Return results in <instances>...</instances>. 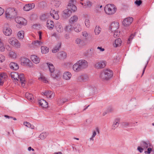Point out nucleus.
Returning a JSON list of instances; mask_svg holds the SVG:
<instances>
[{
    "instance_id": "nucleus-1",
    "label": "nucleus",
    "mask_w": 154,
    "mask_h": 154,
    "mask_svg": "<svg viewBox=\"0 0 154 154\" xmlns=\"http://www.w3.org/2000/svg\"><path fill=\"white\" fill-rule=\"evenodd\" d=\"M11 75L12 79L15 81H19V80L22 86H24L26 83L25 78L23 74L12 72L11 73Z\"/></svg>"
},
{
    "instance_id": "nucleus-2",
    "label": "nucleus",
    "mask_w": 154,
    "mask_h": 154,
    "mask_svg": "<svg viewBox=\"0 0 154 154\" xmlns=\"http://www.w3.org/2000/svg\"><path fill=\"white\" fill-rule=\"evenodd\" d=\"M45 65L48 67L50 72L51 73V75L53 79L58 80L60 78V73L58 72L57 73L55 72L54 74V67L53 64L50 63H45Z\"/></svg>"
},
{
    "instance_id": "nucleus-3",
    "label": "nucleus",
    "mask_w": 154,
    "mask_h": 154,
    "mask_svg": "<svg viewBox=\"0 0 154 154\" xmlns=\"http://www.w3.org/2000/svg\"><path fill=\"white\" fill-rule=\"evenodd\" d=\"M113 73L112 70L109 69H105L101 73L100 76L103 80H108L113 76Z\"/></svg>"
},
{
    "instance_id": "nucleus-4",
    "label": "nucleus",
    "mask_w": 154,
    "mask_h": 154,
    "mask_svg": "<svg viewBox=\"0 0 154 154\" xmlns=\"http://www.w3.org/2000/svg\"><path fill=\"white\" fill-rule=\"evenodd\" d=\"M5 14L7 18L12 19L17 16V11L14 8H9L7 9Z\"/></svg>"
},
{
    "instance_id": "nucleus-5",
    "label": "nucleus",
    "mask_w": 154,
    "mask_h": 154,
    "mask_svg": "<svg viewBox=\"0 0 154 154\" xmlns=\"http://www.w3.org/2000/svg\"><path fill=\"white\" fill-rule=\"evenodd\" d=\"M104 10L106 14L111 15L115 13L117 8L113 4H108L105 7Z\"/></svg>"
},
{
    "instance_id": "nucleus-6",
    "label": "nucleus",
    "mask_w": 154,
    "mask_h": 154,
    "mask_svg": "<svg viewBox=\"0 0 154 154\" xmlns=\"http://www.w3.org/2000/svg\"><path fill=\"white\" fill-rule=\"evenodd\" d=\"M9 43L13 46L16 48L20 47V44L18 41L15 38L12 37L8 40Z\"/></svg>"
},
{
    "instance_id": "nucleus-7",
    "label": "nucleus",
    "mask_w": 154,
    "mask_h": 154,
    "mask_svg": "<svg viewBox=\"0 0 154 154\" xmlns=\"http://www.w3.org/2000/svg\"><path fill=\"white\" fill-rule=\"evenodd\" d=\"M133 21V18L132 17H128L124 19L122 21V23L125 26H129Z\"/></svg>"
},
{
    "instance_id": "nucleus-8",
    "label": "nucleus",
    "mask_w": 154,
    "mask_h": 154,
    "mask_svg": "<svg viewBox=\"0 0 154 154\" xmlns=\"http://www.w3.org/2000/svg\"><path fill=\"white\" fill-rule=\"evenodd\" d=\"M15 20L17 23L21 25H25L27 22L26 20L20 17H17L15 18Z\"/></svg>"
},
{
    "instance_id": "nucleus-9",
    "label": "nucleus",
    "mask_w": 154,
    "mask_h": 154,
    "mask_svg": "<svg viewBox=\"0 0 154 154\" xmlns=\"http://www.w3.org/2000/svg\"><path fill=\"white\" fill-rule=\"evenodd\" d=\"M77 63L79 64L82 70L87 68L88 66V62L84 60H81L77 61Z\"/></svg>"
},
{
    "instance_id": "nucleus-10",
    "label": "nucleus",
    "mask_w": 154,
    "mask_h": 154,
    "mask_svg": "<svg viewBox=\"0 0 154 154\" xmlns=\"http://www.w3.org/2000/svg\"><path fill=\"white\" fill-rule=\"evenodd\" d=\"M42 95L46 96L47 98L50 99L54 98L55 96L54 93L51 91H46L44 92H42Z\"/></svg>"
},
{
    "instance_id": "nucleus-11",
    "label": "nucleus",
    "mask_w": 154,
    "mask_h": 154,
    "mask_svg": "<svg viewBox=\"0 0 154 154\" xmlns=\"http://www.w3.org/2000/svg\"><path fill=\"white\" fill-rule=\"evenodd\" d=\"M119 26V23L116 21H115L111 23L109 27V29L112 32L113 31L117 30Z\"/></svg>"
},
{
    "instance_id": "nucleus-12",
    "label": "nucleus",
    "mask_w": 154,
    "mask_h": 154,
    "mask_svg": "<svg viewBox=\"0 0 154 154\" xmlns=\"http://www.w3.org/2000/svg\"><path fill=\"white\" fill-rule=\"evenodd\" d=\"M151 144L149 141H142L140 143V146L144 149L146 150L148 147H150Z\"/></svg>"
},
{
    "instance_id": "nucleus-13",
    "label": "nucleus",
    "mask_w": 154,
    "mask_h": 154,
    "mask_svg": "<svg viewBox=\"0 0 154 154\" xmlns=\"http://www.w3.org/2000/svg\"><path fill=\"white\" fill-rule=\"evenodd\" d=\"M106 66V62L100 61L96 63L95 64V67L97 69H100L104 68Z\"/></svg>"
},
{
    "instance_id": "nucleus-14",
    "label": "nucleus",
    "mask_w": 154,
    "mask_h": 154,
    "mask_svg": "<svg viewBox=\"0 0 154 154\" xmlns=\"http://www.w3.org/2000/svg\"><path fill=\"white\" fill-rule=\"evenodd\" d=\"M120 120V119L119 118H116L115 119L111 126L112 130H114L118 127Z\"/></svg>"
},
{
    "instance_id": "nucleus-15",
    "label": "nucleus",
    "mask_w": 154,
    "mask_h": 154,
    "mask_svg": "<svg viewBox=\"0 0 154 154\" xmlns=\"http://www.w3.org/2000/svg\"><path fill=\"white\" fill-rule=\"evenodd\" d=\"M3 32L5 35L9 36L11 34L12 31L9 27H4Z\"/></svg>"
},
{
    "instance_id": "nucleus-16",
    "label": "nucleus",
    "mask_w": 154,
    "mask_h": 154,
    "mask_svg": "<svg viewBox=\"0 0 154 154\" xmlns=\"http://www.w3.org/2000/svg\"><path fill=\"white\" fill-rule=\"evenodd\" d=\"M7 77V76L5 73L2 72L0 73V85H3Z\"/></svg>"
},
{
    "instance_id": "nucleus-17",
    "label": "nucleus",
    "mask_w": 154,
    "mask_h": 154,
    "mask_svg": "<svg viewBox=\"0 0 154 154\" xmlns=\"http://www.w3.org/2000/svg\"><path fill=\"white\" fill-rule=\"evenodd\" d=\"M35 5L34 3L28 4L25 5L23 8L24 11H28L34 8Z\"/></svg>"
},
{
    "instance_id": "nucleus-18",
    "label": "nucleus",
    "mask_w": 154,
    "mask_h": 154,
    "mask_svg": "<svg viewBox=\"0 0 154 154\" xmlns=\"http://www.w3.org/2000/svg\"><path fill=\"white\" fill-rule=\"evenodd\" d=\"M72 13V11L68 9L65 10L63 14V16L64 18H67L69 17Z\"/></svg>"
},
{
    "instance_id": "nucleus-19",
    "label": "nucleus",
    "mask_w": 154,
    "mask_h": 154,
    "mask_svg": "<svg viewBox=\"0 0 154 154\" xmlns=\"http://www.w3.org/2000/svg\"><path fill=\"white\" fill-rule=\"evenodd\" d=\"M50 13L51 16L54 19L56 20L59 19V17L57 12L55 10L51 9L50 11Z\"/></svg>"
},
{
    "instance_id": "nucleus-20",
    "label": "nucleus",
    "mask_w": 154,
    "mask_h": 154,
    "mask_svg": "<svg viewBox=\"0 0 154 154\" xmlns=\"http://www.w3.org/2000/svg\"><path fill=\"white\" fill-rule=\"evenodd\" d=\"M72 69L76 72H78L82 70L77 61L73 66Z\"/></svg>"
},
{
    "instance_id": "nucleus-21",
    "label": "nucleus",
    "mask_w": 154,
    "mask_h": 154,
    "mask_svg": "<svg viewBox=\"0 0 154 154\" xmlns=\"http://www.w3.org/2000/svg\"><path fill=\"white\" fill-rule=\"evenodd\" d=\"M88 79V77L86 74H83L78 77V80L79 81L85 82Z\"/></svg>"
},
{
    "instance_id": "nucleus-22",
    "label": "nucleus",
    "mask_w": 154,
    "mask_h": 154,
    "mask_svg": "<svg viewBox=\"0 0 154 154\" xmlns=\"http://www.w3.org/2000/svg\"><path fill=\"white\" fill-rule=\"evenodd\" d=\"M39 105L43 108H46L48 106L47 102L44 99H41L38 101Z\"/></svg>"
},
{
    "instance_id": "nucleus-23",
    "label": "nucleus",
    "mask_w": 154,
    "mask_h": 154,
    "mask_svg": "<svg viewBox=\"0 0 154 154\" xmlns=\"http://www.w3.org/2000/svg\"><path fill=\"white\" fill-rule=\"evenodd\" d=\"M55 28L57 31L58 32L61 33L63 31V28L60 23L58 22L56 24Z\"/></svg>"
},
{
    "instance_id": "nucleus-24",
    "label": "nucleus",
    "mask_w": 154,
    "mask_h": 154,
    "mask_svg": "<svg viewBox=\"0 0 154 154\" xmlns=\"http://www.w3.org/2000/svg\"><path fill=\"white\" fill-rule=\"evenodd\" d=\"M54 25V22L51 20H48L46 23V26L49 29H51L53 28Z\"/></svg>"
},
{
    "instance_id": "nucleus-25",
    "label": "nucleus",
    "mask_w": 154,
    "mask_h": 154,
    "mask_svg": "<svg viewBox=\"0 0 154 154\" xmlns=\"http://www.w3.org/2000/svg\"><path fill=\"white\" fill-rule=\"evenodd\" d=\"M88 89L90 93L91 94H95L96 90V88L94 85H88Z\"/></svg>"
},
{
    "instance_id": "nucleus-26",
    "label": "nucleus",
    "mask_w": 154,
    "mask_h": 154,
    "mask_svg": "<svg viewBox=\"0 0 154 154\" xmlns=\"http://www.w3.org/2000/svg\"><path fill=\"white\" fill-rule=\"evenodd\" d=\"M31 59L33 62L36 64L39 63L40 61L39 58L35 55H31Z\"/></svg>"
},
{
    "instance_id": "nucleus-27",
    "label": "nucleus",
    "mask_w": 154,
    "mask_h": 154,
    "mask_svg": "<svg viewBox=\"0 0 154 154\" xmlns=\"http://www.w3.org/2000/svg\"><path fill=\"white\" fill-rule=\"evenodd\" d=\"M72 77L71 73L69 72H64L63 75V78L66 80H69Z\"/></svg>"
},
{
    "instance_id": "nucleus-28",
    "label": "nucleus",
    "mask_w": 154,
    "mask_h": 154,
    "mask_svg": "<svg viewBox=\"0 0 154 154\" xmlns=\"http://www.w3.org/2000/svg\"><path fill=\"white\" fill-rule=\"evenodd\" d=\"M122 41L120 38H118L116 39L115 41V42L113 44L114 47L116 48L118 47L121 46L122 44Z\"/></svg>"
},
{
    "instance_id": "nucleus-29",
    "label": "nucleus",
    "mask_w": 154,
    "mask_h": 154,
    "mask_svg": "<svg viewBox=\"0 0 154 154\" xmlns=\"http://www.w3.org/2000/svg\"><path fill=\"white\" fill-rule=\"evenodd\" d=\"M21 64L22 65L26 66L29 62V60L25 57H21L20 59Z\"/></svg>"
},
{
    "instance_id": "nucleus-30",
    "label": "nucleus",
    "mask_w": 154,
    "mask_h": 154,
    "mask_svg": "<svg viewBox=\"0 0 154 154\" xmlns=\"http://www.w3.org/2000/svg\"><path fill=\"white\" fill-rule=\"evenodd\" d=\"M9 66L11 69L14 70H17L19 68L18 65L14 62L11 63L9 64Z\"/></svg>"
},
{
    "instance_id": "nucleus-31",
    "label": "nucleus",
    "mask_w": 154,
    "mask_h": 154,
    "mask_svg": "<svg viewBox=\"0 0 154 154\" xmlns=\"http://www.w3.org/2000/svg\"><path fill=\"white\" fill-rule=\"evenodd\" d=\"M66 53L64 51H61L57 54V57L60 59H64L66 57Z\"/></svg>"
},
{
    "instance_id": "nucleus-32",
    "label": "nucleus",
    "mask_w": 154,
    "mask_h": 154,
    "mask_svg": "<svg viewBox=\"0 0 154 154\" xmlns=\"http://www.w3.org/2000/svg\"><path fill=\"white\" fill-rule=\"evenodd\" d=\"M96 131H93L91 137L90 138V140L94 141V138L96 136L97 134L96 132H97L98 134H99V130L98 128H95Z\"/></svg>"
},
{
    "instance_id": "nucleus-33",
    "label": "nucleus",
    "mask_w": 154,
    "mask_h": 154,
    "mask_svg": "<svg viewBox=\"0 0 154 154\" xmlns=\"http://www.w3.org/2000/svg\"><path fill=\"white\" fill-rule=\"evenodd\" d=\"M68 8L69 9V10H71L73 12L77 10L76 7L74 5L70 3L68 4Z\"/></svg>"
},
{
    "instance_id": "nucleus-34",
    "label": "nucleus",
    "mask_w": 154,
    "mask_h": 154,
    "mask_svg": "<svg viewBox=\"0 0 154 154\" xmlns=\"http://www.w3.org/2000/svg\"><path fill=\"white\" fill-rule=\"evenodd\" d=\"M73 28L71 24H68L64 28V30L67 32H69L72 31Z\"/></svg>"
},
{
    "instance_id": "nucleus-35",
    "label": "nucleus",
    "mask_w": 154,
    "mask_h": 154,
    "mask_svg": "<svg viewBox=\"0 0 154 154\" xmlns=\"http://www.w3.org/2000/svg\"><path fill=\"white\" fill-rule=\"evenodd\" d=\"M78 20V17L76 15L72 17L69 20V22L71 23H73L76 22Z\"/></svg>"
},
{
    "instance_id": "nucleus-36",
    "label": "nucleus",
    "mask_w": 154,
    "mask_h": 154,
    "mask_svg": "<svg viewBox=\"0 0 154 154\" xmlns=\"http://www.w3.org/2000/svg\"><path fill=\"white\" fill-rule=\"evenodd\" d=\"M61 43H58L57 45L52 50V52L53 53H55L59 51V48L61 46Z\"/></svg>"
},
{
    "instance_id": "nucleus-37",
    "label": "nucleus",
    "mask_w": 154,
    "mask_h": 154,
    "mask_svg": "<svg viewBox=\"0 0 154 154\" xmlns=\"http://www.w3.org/2000/svg\"><path fill=\"white\" fill-rule=\"evenodd\" d=\"M74 29L76 32H80L82 30V26L80 24H78L75 25V27H74Z\"/></svg>"
},
{
    "instance_id": "nucleus-38",
    "label": "nucleus",
    "mask_w": 154,
    "mask_h": 154,
    "mask_svg": "<svg viewBox=\"0 0 154 154\" xmlns=\"http://www.w3.org/2000/svg\"><path fill=\"white\" fill-rule=\"evenodd\" d=\"M41 51L42 53L45 54L49 51V48L46 46H42L41 47Z\"/></svg>"
},
{
    "instance_id": "nucleus-39",
    "label": "nucleus",
    "mask_w": 154,
    "mask_h": 154,
    "mask_svg": "<svg viewBox=\"0 0 154 154\" xmlns=\"http://www.w3.org/2000/svg\"><path fill=\"white\" fill-rule=\"evenodd\" d=\"M67 101L68 99L66 98L59 99L57 100V103L59 105H62Z\"/></svg>"
},
{
    "instance_id": "nucleus-40",
    "label": "nucleus",
    "mask_w": 154,
    "mask_h": 154,
    "mask_svg": "<svg viewBox=\"0 0 154 154\" xmlns=\"http://www.w3.org/2000/svg\"><path fill=\"white\" fill-rule=\"evenodd\" d=\"M24 32L23 31H20L18 32L17 35L19 39H23L24 38Z\"/></svg>"
},
{
    "instance_id": "nucleus-41",
    "label": "nucleus",
    "mask_w": 154,
    "mask_h": 154,
    "mask_svg": "<svg viewBox=\"0 0 154 154\" xmlns=\"http://www.w3.org/2000/svg\"><path fill=\"white\" fill-rule=\"evenodd\" d=\"M84 8H90L91 6V3L89 1H87L86 3H81Z\"/></svg>"
},
{
    "instance_id": "nucleus-42",
    "label": "nucleus",
    "mask_w": 154,
    "mask_h": 154,
    "mask_svg": "<svg viewBox=\"0 0 154 154\" xmlns=\"http://www.w3.org/2000/svg\"><path fill=\"white\" fill-rule=\"evenodd\" d=\"M25 97L29 100H31L33 98V96L31 94L26 93L25 94Z\"/></svg>"
},
{
    "instance_id": "nucleus-43",
    "label": "nucleus",
    "mask_w": 154,
    "mask_h": 154,
    "mask_svg": "<svg viewBox=\"0 0 154 154\" xmlns=\"http://www.w3.org/2000/svg\"><path fill=\"white\" fill-rule=\"evenodd\" d=\"M101 28L99 26H96L94 29L95 34L96 35H99L101 31Z\"/></svg>"
},
{
    "instance_id": "nucleus-44",
    "label": "nucleus",
    "mask_w": 154,
    "mask_h": 154,
    "mask_svg": "<svg viewBox=\"0 0 154 154\" xmlns=\"http://www.w3.org/2000/svg\"><path fill=\"white\" fill-rule=\"evenodd\" d=\"M9 56L11 58L14 59L17 57V54L16 53L13 51H11L9 52Z\"/></svg>"
},
{
    "instance_id": "nucleus-45",
    "label": "nucleus",
    "mask_w": 154,
    "mask_h": 154,
    "mask_svg": "<svg viewBox=\"0 0 154 154\" xmlns=\"http://www.w3.org/2000/svg\"><path fill=\"white\" fill-rule=\"evenodd\" d=\"M32 43L36 46H39L42 45V42L40 41L36 40L33 42Z\"/></svg>"
},
{
    "instance_id": "nucleus-46",
    "label": "nucleus",
    "mask_w": 154,
    "mask_h": 154,
    "mask_svg": "<svg viewBox=\"0 0 154 154\" xmlns=\"http://www.w3.org/2000/svg\"><path fill=\"white\" fill-rule=\"evenodd\" d=\"M38 79L39 80L42 81L45 83H47L48 82V81L47 80V79L43 75H41L40 77Z\"/></svg>"
},
{
    "instance_id": "nucleus-47",
    "label": "nucleus",
    "mask_w": 154,
    "mask_h": 154,
    "mask_svg": "<svg viewBox=\"0 0 154 154\" xmlns=\"http://www.w3.org/2000/svg\"><path fill=\"white\" fill-rule=\"evenodd\" d=\"M54 4L55 6L57 8L61 4V2L60 0H54Z\"/></svg>"
},
{
    "instance_id": "nucleus-48",
    "label": "nucleus",
    "mask_w": 154,
    "mask_h": 154,
    "mask_svg": "<svg viewBox=\"0 0 154 154\" xmlns=\"http://www.w3.org/2000/svg\"><path fill=\"white\" fill-rule=\"evenodd\" d=\"M47 135V134L46 133H43L41 134L39 136V137L41 139H44Z\"/></svg>"
},
{
    "instance_id": "nucleus-49",
    "label": "nucleus",
    "mask_w": 154,
    "mask_h": 154,
    "mask_svg": "<svg viewBox=\"0 0 154 154\" xmlns=\"http://www.w3.org/2000/svg\"><path fill=\"white\" fill-rule=\"evenodd\" d=\"M5 48L4 43L0 41V51L2 52H3L5 51Z\"/></svg>"
},
{
    "instance_id": "nucleus-50",
    "label": "nucleus",
    "mask_w": 154,
    "mask_h": 154,
    "mask_svg": "<svg viewBox=\"0 0 154 154\" xmlns=\"http://www.w3.org/2000/svg\"><path fill=\"white\" fill-rule=\"evenodd\" d=\"M83 42V40L79 38H77L75 40V43L79 45H82Z\"/></svg>"
},
{
    "instance_id": "nucleus-51",
    "label": "nucleus",
    "mask_w": 154,
    "mask_h": 154,
    "mask_svg": "<svg viewBox=\"0 0 154 154\" xmlns=\"http://www.w3.org/2000/svg\"><path fill=\"white\" fill-rule=\"evenodd\" d=\"M122 126L123 127H127L129 126L130 123L126 122H122L121 123Z\"/></svg>"
},
{
    "instance_id": "nucleus-52",
    "label": "nucleus",
    "mask_w": 154,
    "mask_h": 154,
    "mask_svg": "<svg viewBox=\"0 0 154 154\" xmlns=\"http://www.w3.org/2000/svg\"><path fill=\"white\" fill-rule=\"evenodd\" d=\"M23 124L24 125L29 128H30L32 129H33V126H32L31 124L29 122H24L23 123Z\"/></svg>"
},
{
    "instance_id": "nucleus-53",
    "label": "nucleus",
    "mask_w": 154,
    "mask_h": 154,
    "mask_svg": "<svg viewBox=\"0 0 154 154\" xmlns=\"http://www.w3.org/2000/svg\"><path fill=\"white\" fill-rule=\"evenodd\" d=\"M134 36L133 35V34H131V35L129 37L127 42V43L128 44H130L131 43L132 39L134 38Z\"/></svg>"
},
{
    "instance_id": "nucleus-54",
    "label": "nucleus",
    "mask_w": 154,
    "mask_h": 154,
    "mask_svg": "<svg viewBox=\"0 0 154 154\" xmlns=\"http://www.w3.org/2000/svg\"><path fill=\"white\" fill-rule=\"evenodd\" d=\"M114 34H113V36L115 38H116L119 35L120 31H119L118 30H116L115 31H114Z\"/></svg>"
},
{
    "instance_id": "nucleus-55",
    "label": "nucleus",
    "mask_w": 154,
    "mask_h": 154,
    "mask_svg": "<svg viewBox=\"0 0 154 154\" xmlns=\"http://www.w3.org/2000/svg\"><path fill=\"white\" fill-rule=\"evenodd\" d=\"M149 59L147 61V62L145 65V66L143 68V72H142V75H141V77L143 75L144 73V72H145V69L146 67V66L147 65V64H148V62H149Z\"/></svg>"
},
{
    "instance_id": "nucleus-56",
    "label": "nucleus",
    "mask_w": 154,
    "mask_h": 154,
    "mask_svg": "<svg viewBox=\"0 0 154 154\" xmlns=\"http://www.w3.org/2000/svg\"><path fill=\"white\" fill-rule=\"evenodd\" d=\"M134 3L137 6H139L142 4V1L140 0H137Z\"/></svg>"
},
{
    "instance_id": "nucleus-57",
    "label": "nucleus",
    "mask_w": 154,
    "mask_h": 154,
    "mask_svg": "<svg viewBox=\"0 0 154 154\" xmlns=\"http://www.w3.org/2000/svg\"><path fill=\"white\" fill-rule=\"evenodd\" d=\"M85 24L87 27H88L90 26L89 21L88 19H86L85 21Z\"/></svg>"
},
{
    "instance_id": "nucleus-58",
    "label": "nucleus",
    "mask_w": 154,
    "mask_h": 154,
    "mask_svg": "<svg viewBox=\"0 0 154 154\" xmlns=\"http://www.w3.org/2000/svg\"><path fill=\"white\" fill-rule=\"evenodd\" d=\"M152 150V149L151 148L149 147L147 148V150L145 151L144 152V153L145 154H150Z\"/></svg>"
},
{
    "instance_id": "nucleus-59",
    "label": "nucleus",
    "mask_w": 154,
    "mask_h": 154,
    "mask_svg": "<svg viewBox=\"0 0 154 154\" xmlns=\"http://www.w3.org/2000/svg\"><path fill=\"white\" fill-rule=\"evenodd\" d=\"M40 18L42 20H45L47 18V16L45 14H44L41 16Z\"/></svg>"
},
{
    "instance_id": "nucleus-60",
    "label": "nucleus",
    "mask_w": 154,
    "mask_h": 154,
    "mask_svg": "<svg viewBox=\"0 0 154 154\" xmlns=\"http://www.w3.org/2000/svg\"><path fill=\"white\" fill-rule=\"evenodd\" d=\"M5 60V57L2 54H0V62L2 63Z\"/></svg>"
},
{
    "instance_id": "nucleus-61",
    "label": "nucleus",
    "mask_w": 154,
    "mask_h": 154,
    "mask_svg": "<svg viewBox=\"0 0 154 154\" xmlns=\"http://www.w3.org/2000/svg\"><path fill=\"white\" fill-rule=\"evenodd\" d=\"M137 149L140 153H141L143 152V150L144 149L142 147L140 146L137 147Z\"/></svg>"
},
{
    "instance_id": "nucleus-62",
    "label": "nucleus",
    "mask_w": 154,
    "mask_h": 154,
    "mask_svg": "<svg viewBox=\"0 0 154 154\" xmlns=\"http://www.w3.org/2000/svg\"><path fill=\"white\" fill-rule=\"evenodd\" d=\"M32 63L29 60V63L27 65H26V66H28L29 67H31L32 66Z\"/></svg>"
},
{
    "instance_id": "nucleus-63",
    "label": "nucleus",
    "mask_w": 154,
    "mask_h": 154,
    "mask_svg": "<svg viewBox=\"0 0 154 154\" xmlns=\"http://www.w3.org/2000/svg\"><path fill=\"white\" fill-rule=\"evenodd\" d=\"M82 35L83 36L86 37L88 36V34L86 31H84L82 32Z\"/></svg>"
},
{
    "instance_id": "nucleus-64",
    "label": "nucleus",
    "mask_w": 154,
    "mask_h": 154,
    "mask_svg": "<svg viewBox=\"0 0 154 154\" xmlns=\"http://www.w3.org/2000/svg\"><path fill=\"white\" fill-rule=\"evenodd\" d=\"M4 12V9L0 7V16L3 14Z\"/></svg>"
}]
</instances>
